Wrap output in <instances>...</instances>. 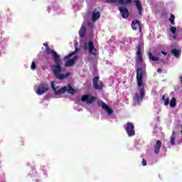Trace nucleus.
Masks as SVG:
<instances>
[{"label": "nucleus", "instance_id": "10", "mask_svg": "<svg viewBox=\"0 0 182 182\" xmlns=\"http://www.w3.org/2000/svg\"><path fill=\"white\" fill-rule=\"evenodd\" d=\"M43 46L46 47L45 49V53H46V55H52V56H56V55H58V53H56V51H55L54 50L50 49V47H49V46L48 45V43H43Z\"/></svg>", "mask_w": 182, "mask_h": 182}, {"label": "nucleus", "instance_id": "7", "mask_svg": "<svg viewBox=\"0 0 182 182\" xmlns=\"http://www.w3.org/2000/svg\"><path fill=\"white\" fill-rule=\"evenodd\" d=\"M99 76L95 77L92 79L93 87L96 89V90H102L103 89V82L99 81Z\"/></svg>", "mask_w": 182, "mask_h": 182}, {"label": "nucleus", "instance_id": "33", "mask_svg": "<svg viewBox=\"0 0 182 182\" xmlns=\"http://www.w3.org/2000/svg\"><path fill=\"white\" fill-rule=\"evenodd\" d=\"M87 26H92V22H88L87 23Z\"/></svg>", "mask_w": 182, "mask_h": 182}, {"label": "nucleus", "instance_id": "23", "mask_svg": "<svg viewBox=\"0 0 182 182\" xmlns=\"http://www.w3.org/2000/svg\"><path fill=\"white\" fill-rule=\"evenodd\" d=\"M149 58L150 60H152V62H157V60H159V57L153 55V53H149Z\"/></svg>", "mask_w": 182, "mask_h": 182}, {"label": "nucleus", "instance_id": "16", "mask_svg": "<svg viewBox=\"0 0 182 182\" xmlns=\"http://www.w3.org/2000/svg\"><path fill=\"white\" fill-rule=\"evenodd\" d=\"M131 26L134 31H137V29L141 31V28L140 27V23L137 20H134L131 24Z\"/></svg>", "mask_w": 182, "mask_h": 182}, {"label": "nucleus", "instance_id": "5", "mask_svg": "<svg viewBox=\"0 0 182 182\" xmlns=\"http://www.w3.org/2000/svg\"><path fill=\"white\" fill-rule=\"evenodd\" d=\"M124 129L126 130L127 134L129 137H133V136H135L136 131L134 130V125L133 123L128 122L124 126Z\"/></svg>", "mask_w": 182, "mask_h": 182}, {"label": "nucleus", "instance_id": "6", "mask_svg": "<svg viewBox=\"0 0 182 182\" xmlns=\"http://www.w3.org/2000/svg\"><path fill=\"white\" fill-rule=\"evenodd\" d=\"M49 90V87L48 86V84L45 82H41L36 90L37 95H39V96L43 95V93H46V92H48Z\"/></svg>", "mask_w": 182, "mask_h": 182}, {"label": "nucleus", "instance_id": "24", "mask_svg": "<svg viewBox=\"0 0 182 182\" xmlns=\"http://www.w3.org/2000/svg\"><path fill=\"white\" fill-rule=\"evenodd\" d=\"M169 105H170L171 107H174L175 106H177L176 97H173L171 99V100L170 101Z\"/></svg>", "mask_w": 182, "mask_h": 182}, {"label": "nucleus", "instance_id": "8", "mask_svg": "<svg viewBox=\"0 0 182 182\" xmlns=\"http://www.w3.org/2000/svg\"><path fill=\"white\" fill-rule=\"evenodd\" d=\"M81 100L82 102H86L87 105H92L96 100V97L85 95L82 96Z\"/></svg>", "mask_w": 182, "mask_h": 182}, {"label": "nucleus", "instance_id": "31", "mask_svg": "<svg viewBox=\"0 0 182 182\" xmlns=\"http://www.w3.org/2000/svg\"><path fill=\"white\" fill-rule=\"evenodd\" d=\"M158 73H161L163 72V70L161 68H159L157 70Z\"/></svg>", "mask_w": 182, "mask_h": 182}, {"label": "nucleus", "instance_id": "32", "mask_svg": "<svg viewBox=\"0 0 182 182\" xmlns=\"http://www.w3.org/2000/svg\"><path fill=\"white\" fill-rule=\"evenodd\" d=\"M161 53H162V55H164L165 56H166L167 55V52H164V51H161Z\"/></svg>", "mask_w": 182, "mask_h": 182}, {"label": "nucleus", "instance_id": "15", "mask_svg": "<svg viewBox=\"0 0 182 182\" xmlns=\"http://www.w3.org/2000/svg\"><path fill=\"white\" fill-rule=\"evenodd\" d=\"M134 2L136 9H138L139 15L141 16V14H143V6H141V3L140 2V0H134Z\"/></svg>", "mask_w": 182, "mask_h": 182}, {"label": "nucleus", "instance_id": "1", "mask_svg": "<svg viewBox=\"0 0 182 182\" xmlns=\"http://www.w3.org/2000/svg\"><path fill=\"white\" fill-rule=\"evenodd\" d=\"M144 73L146 71L143 70V68H139L136 70V83L138 85V87H139V93H136L133 97L134 100L136 102V103L140 102V100H142L143 97H144V84H143V76H144Z\"/></svg>", "mask_w": 182, "mask_h": 182}, {"label": "nucleus", "instance_id": "27", "mask_svg": "<svg viewBox=\"0 0 182 182\" xmlns=\"http://www.w3.org/2000/svg\"><path fill=\"white\" fill-rule=\"evenodd\" d=\"M170 31L173 33V35H174V33H176V32H177V28L171 26Z\"/></svg>", "mask_w": 182, "mask_h": 182}, {"label": "nucleus", "instance_id": "9", "mask_svg": "<svg viewBox=\"0 0 182 182\" xmlns=\"http://www.w3.org/2000/svg\"><path fill=\"white\" fill-rule=\"evenodd\" d=\"M99 106H101L102 109L105 110L107 113L110 116L111 114H113V109L109 107L105 102L101 101L100 103H99Z\"/></svg>", "mask_w": 182, "mask_h": 182}, {"label": "nucleus", "instance_id": "18", "mask_svg": "<svg viewBox=\"0 0 182 182\" xmlns=\"http://www.w3.org/2000/svg\"><path fill=\"white\" fill-rule=\"evenodd\" d=\"M170 143L171 146H174V144H176V132L174 131L172 132V134L170 138Z\"/></svg>", "mask_w": 182, "mask_h": 182}, {"label": "nucleus", "instance_id": "13", "mask_svg": "<svg viewBox=\"0 0 182 182\" xmlns=\"http://www.w3.org/2000/svg\"><path fill=\"white\" fill-rule=\"evenodd\" d=\"M88 48H89V53H90V55H93L94 56H96L97 50L95 48V44H93V42L90 41L88 43Z\"/></svg>", "mask_w": 182, "mask_h": 182}, {"label": "nucleus", "instance_id": "28", "mask_svg": "<svg viewBox=\"0 0 182 182\" xmlns=\"http://www.w3.org/2000/svg\"><path fill=\"white\" fill-rule=\"evenodd\" d=\"M31 68L32 70H35V69H36V64H35V62H32Z\"/></svg>", "mask_w": 182, "mask_h": 182}, {"label": "nucleus", "instance_id": "2", "mask_svg": "<svg viewBox=\"0 0 182 182\" xmlns=\"http://www.w3.org/2000/svg\"><path fill=\"white\" fill-rule=\"evenodd\" d=\"M53 58L55 65H53L51 66V69L55 77H57V79H60V80H63V79L68 77V76H70V73H67L66 74H60V72H62V60H60V55L57 54Z\"/></svg>", "mask_w": 182, "mask_h": 182}, {"label": "nucleus", "instance_id": "3", "mask_svg": "<svg viewBox=\"0 0 182 182\" xmlns=\"http://www.w3.org/2000/svg\"><path fill=\"white\" fill-rule=\"evenodd\" d=\"M50 85L53 91L54 92L55 95H65L66 92L70 95H75V93H77V91L73 88L72 85L70 84H68L67 87H63L58 90H57L56 87H55V82L52 81Z\"/></svg>", "mask_w": 182, "mask_h": 182}, {"label": "nucleus", "instance_id": "26", "mask_svg": "<svg viewBox=\"0 0 182 182\" xmlns=\"http://www.w3.org/2000/svg\"><path fill=\"white\" fill-rule=\"evenodd\" d=\"M174 19H176V16H174L173 14H171V17L168 18V21L171 22V25H174Z\"/></svg>", "mask_w": 182, "mask_h": 182}, {"label": "nucleus", "instance_id": "22", "mask_svg": "<svg viewBox=\"0 0 182 182\" xmlns=\"http://www.w3.org/2000/svg\"><path fill=\"white\" fill-rule=\"evenodd\" d=\"M162 100L164 102V106H168L170 104V100L168 99V97H166V95L162 96Z\"/></svg>", "mask_w": 182, "mask_h": 182}, {"label": "nucleus", "instance_id": "29", "mask_svg": "<svg viewBox=\"0 0 182 182\" xmlns=\"http://www.w3.org/2000/svg\"><path fill=\"white\" fill-rule=\"evenodd\" d=\"M142 166L144 167L145 166H147V161L144 160V159H142Z\"/></svg>", "mask_w": 182, "mask_h": 182}, {"label": "nucleus", "instance_id": "11", "mask_svg": "<svg viewBox=\"0 0 182 182\" xmlns=\"http://www.w3.org/2000/svg\"><path fill=\"white\" fill-rule=\"evenodd\" d=\"M79 57L77 55H74L73 59L68 58L65 63V68H69L70 66H73L75 65L76 60L78 59Z\"/></svg>", "mask_w": 182, "mask_h": 182}, {"label": "nucleus", "instance_id": "14", "mask_svg": "<svg viewBox=\"0 0 182 182\" xmlns=\"http://www.w3.org/2000/svg\"><path fill=\"white\" fill-rule=\"evenodd\" d=\"M161 149V141L157 140L156 144L154 145V151L155 154H159L160 153V149Z\"/></svg>", "mask_w": 182, "mask_h": 182}, {"label": "nucleus", "instance_id": "12", "mask_svg": "<svg viewBox=\"0 0 182 182\" xmlns=\"http://www.w3.org/2000/svg\"><path fill=\"white\" fill-rule=\"evenodd\" d=\"M119 11L124 19L129 18V10L126 7H119Z\"/></svg>", "mask_w": 182, "mask_h": 182}, {"label": "nucleus", "instance_id": "19", "mask_svg": "<svg viewBox=\"0 0 182 182\" xmlns=\"http://www.w3.org/2000/svg\"><path fill=\"white\" fill-rule=\"evenodd\" d=\"M117 2H118L119 5H130L132 0H117Z\"/></svg>", "mask_w": 182, "mask_h": 182}, {"label": "nucleus", "instance_id": "17", "mask_svg": "<svg viewBox=\"0 0 182 182\" xmlns=\"http://www.w3.org/2000/svg\"><path fill=\"white\" fill-rule=\"evenodd\" d=\"M100 18V12H99L97 10H94L92 16V22H95V21H97Z\"/></svg>", "mask_w": 182, "mask_h": 182}, {"label": "nucleus", "instance_id": "20", "mask_svg": "<svg viewBox=\"0 0 182 182\" xmlns=\"http://www.w3.org/2000/svg\"><path fill=\"white\" fill-rule=\"evenodd\" d=\"M171 53L175 56V58H180V50L176 48H173L171 50Z\"/></svg>", "mask_w": 182, "mask_h": 182}, {"label": "nucleus", "instance_id": "25", "mask_svg": "<svg viewBox=\"0 0 182 182\" xmlns=\"http://www.w3.org/2000/svg\"><path fill=\"white\" fill-rule=\"evenodd\" d=\"M86 32V28L84 26H82L81 30L79 31V35L81 38L85 36V33Z\"/></svg>", "mask_w": 182, "mask_h": 182}, {"label": "nucleus", "instance_id": "34", "mask_svg": "<svg viewBox=\"0 0 182 182\" xmlns=\"http://www.w3.org/2000/svg\"><path fill=\"white\" fill-rule=\"evenodd\" d=\"M36 181L39 182V181H38V180H36Z\"/></svg>", "mask_w": 182, "mask_h": 182}, {"label": "nucleus", "instance_id": "4", "mask_svg": "<svg viewBox=\"0 0 182 182\" xmlns=\"http://www.w3.org/2000/svg\"><path fill=\"white\" fill-rule=\"evenodd\" d=\"M136 63L137 65H141L143 63V54L141 53V50L144 49V46L143 43H138L136 47Z\"/></svg>", "mask_w": 182, "mask_h": 182}, {"label": "nucleus", "instance_id": "30", "mask_svg": "<svg viewBox=\"0 0 182 182\" xmlns=\"http://www.w3.org/2000/svg\"><path fill=\"white\" fill-rule=\"evenodd\" d=\"M107 2H113L114 4H115V2H117V0H106Z\"/></svg>", "mask_w": 182, "mask_h": 182}, {"label": "nucleus", "instance_id": "21", "mask_svg": "<svg viewBox=\"0 0 182 182\" xmlns=\"http://www.w3.org/2000/svg\"><path fill=\"white\" fill-rule=\"evenodd\" d=\"M77 50H79V48H77V47H76L75 50L73 51V52L70 53L68 55H65L64 59H70V58H72V56H73L74 55H76V52H77Z\"/></svg>", "mask_w": 182, "mask_h": 182}]
</instances>
